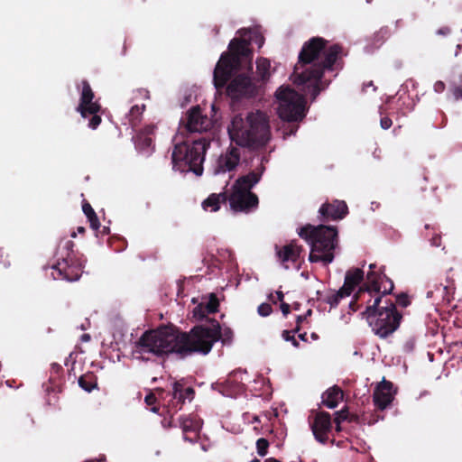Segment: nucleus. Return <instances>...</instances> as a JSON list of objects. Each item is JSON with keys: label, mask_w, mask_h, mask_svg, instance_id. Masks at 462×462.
Here are the masks:
<instances>
[{"label": "nucleus", "mask_w": 462, "mask_h": 462, "mask_svg": "<svg viewBox=\"0 0 462 462\" xmlns=\"http://www.w3.org/2000/svg\"><path fill=\"white\" fill-rule=\"evenodd\" d=\"M234 333L231 328H222L217 320L211 326L197 325L189 332L180 331L175 327H160L147 330L134 343L132 355L142 361L152 356L164 357L175 354L180 358L199 354L208 355L213 345L221 340L223 345L232 343Z\"/></svg>", "instance_id": "f257e3e1"}, {"label": "nucleus", "mask_w": 462, "mask_h": 462, "mask_svg": "<svg viewBox=\"0 0 462 462\" xmlns=\"http://www.w3.org/2000/svg\"><path fill=\"white\" fill-rule=\"evenodd\" d=\"M250 46L251 32L241 31V37L231 40L228 51L221 54L214 69L213 83L217 93L222 95L225 92L234 111L240 109L245 102L258 93V88L251 77L245 74L236 75L243 63H247L252 69L253 51Z\"/></svg>", "instance_id": "f03ea898"}, {"label": "nucleus", "mask_w": 462, "mask_h": 462, "mask_svg": "<svg viewBox=\"0 0 462 462\" xmlns=\"http://www.w3.org/2000/svg\"><path fill=\"white\" fill-rule=\"evenodd\" d=\"M376 264L369 265V272L366 273L365 282L361 286L355 296V301L349 303V308L356 311L359 306L357 301L366 303L365 310L362 312L372 330L382 338L393 334L400 326L402 315L397 312L393 302H386L384 307L379 308L381 298L392 292L393 282L380 269L376 271Z\"/></svg>", "instance_id": "7ed1b4c3"}, {"label": "nucleus", "mask_w": 462, "mask_h": 462, "mask_svg": "<svg viewBox=\"0 0 462 462\" xmlns=\"http://www.w3.org/2000/svg\"><path fill=\"white\" fill-rule=\"evenodd\" d=\"M340 52L338 45L327 47V42L319 37L305 42L291 76L293 84L305 94H310L314 100L328 86L330 79L325 73L334 69Z\"/></svg>", "instance_id": "20e7f679"}, {"label": "nucleus", "mask_w": 462, "mask_h": 462, "mask_svg": "<svg viewBox=\"0 0 462 462\" xmlns=\"http://www.w3.org/2000/svg\"><path fill=\"white\" fill-rule=\"evenodd\" d=\"M298 235L310 245L309 261L327 265L334 260L337 245V231L333 226L307 225L298 230Z\"/></svg>", "instance_id": "39448f33"}, {"label": "nucleus", "mask_w": 462, "mask_h": 462, "mask_svg": "<svg viewBox=\"0 0 462 462\" xmlns=\"http://www.w3.org/2000/svg\"><path fill=\"white\" fill-rule=\"evenodd\" d=\"M210 145V140L201 137L191 143L183 142L175 144L171 162L174 170L181 172L193 171L196 175H201L203 162L207 149Z\"/></svg>", "instance_id": "423d86ee"}, {"label": "nucleus", "mask_w": 462, "mask_h": 462, "mask_svg": "<svg viewBox=\"0 0 462 462\" xmlns=\"http://www.w3.org/2000/svg\"><path fill=\"white\" fill-rule=\"evenodd\" d=\"M74 246L71 240H60L55 253L56 262L51 265L54 280L74 282L80 278L86 260L82 254L74 251Z\"/></svg>", "instance_id": "0eeeda50"}, {"label": "nucleus", "mask_w": 462, "mask_h": 462, "mask_svg": "<svg viewBox=\"0 0 462 462\" xmlns=\"http://www.w3.org/2000/svg\"><path fill=\"white\" fill-rule=\"evenodd\" d=\"M260 175L251 171L237 178L226 191V202L234 213H249L257 208L258 196L252 189L259 182Z\"/></svg>", "instance_id": "6e6552de"}, {"label": "nucleus", "mask_w": 462, "mask_h": 462, "mask_svg": "<svg viewBox=\"0 0 462 462\" xmlns=\"http://www.w3.org/2000/svg\"><path fill=\"white\" fill-rule=\"evenodd\" d=\"M228 134L232 141L239 146L247 147L250 150L260 148V110L250 112L244 118L236 115L228 126Z\"/></svg>", "instance_id": "1a4fd4ad"}, {"label": "nucleus", "mask_w": 462, "mask_h": 462, "mask_svg": "<svg viewBox=\"0 0 462 462\" xmlns=\"http://www.w3.org/2000/svg\"><path fill=\"white\" fill-rule=\"evenodd\" d=\"M279 116L288 122L301 121L306 116V99L290 87H280L275 92Z\"/></svg>", "instance_id": "9d476101"}, {"label": "nucleus", "mask_w": 462, "mask_h": 462, "mask_svg": "<svg viewBox=\"0 0 462 462\" xmlns=\"http://www.w3.org/2000/svg\"><path fill=\"white\" fill-rule=\"evenodd\" d=\"M80 85L81 91L79 103L76 110L83 118H88L90 116L88 121V127L91 129H97L102 121L101 116L99 115L102 106L98 101H94L95 93L92 90L88 81L83 79Z\"/></svg>", "instance_id": "9b49d317"}, {"label": "nucleus", "mask_w": 462, "mask_h": 462, "mask_svg": "<svg viewBox=\"0 0 462 462\" xmlns=\"http://www.w3.org/2000/svg\"><path fill=\"white\" fill-rule=\"evenodd\" d=\"M364 279V271L360 268L351 269L346 272L343 287L337 291L332 292L326 296L325 301L335 308L339 301L351 294L356 285Z\"/></svg>", "instance_id": "f8f14e48"}, {"label": "nucleus", "mask_w": 462, "mask_h": 462, "mask_svg": "<svg viewBox=\"0 0 462 462\" xmlns=\"http://www.w3.org/2000/svg\"><path fill=\"white\" fill-rule=\"evenodd\" d=\"M241 371H234L223 382H217L213 389L218 391L226 397H236L244 391V383Z\"/></svg>", "instance_id": "ddd939ff"}, {"label": "nucleus", "mask_w": 462, "mask_h": 462, "mask_svg": "<svg viewBox=\"0 0 462 462\" xmlns=\"http://www.w3.org/2000/svg\"><path fill=\"white\" fill-rule=\"evenodd\" d=\"M185 127L189 133H203L212 127V121L203 115L201 108L197 106L187 112Z\"/></svg>", "instance_id": "4468645a"}, {"label": "nucleus", "mask_w": 462, "mask_h": 462, "mask_svg": "<svg viewBox=\"0 0 462 462\" xmlns=\"http://www.w3.org/2000/svg\"><path fill=\"white\" fill-rule=\"evenodd\" d=\"M302 252V247L299 245L295 241H291V243L282 246V248L278 251V257L282 264L285 269L295 268L296 270H300V263L299 262L300 255Z\"/></svg>", "instance_id": "2eb2a0df"}, {"label": "nucleus", "mask_w": 462, "mask_h": 462, "mask_svg": "<svg viewBox=\"0 0 462 462\" xmlns=\"http://www.w3.org/2000/svg\"><path fill=\"white\" fill-rule=\"evenodd\" d=\"M240 162V151L236 147H230L222 153L216 162L214 174L225 173L234 171Z\"/></svg>", "instance_id": "dca6fc26"}, {"label": "nucleus", "mask_w": 462, "mask_h": 462, "mask_svg": "<svg viewBox=\"0 0 462 462\" xmlns=\"http://www.w3.org/2000/svg\"><path fill=\"white\" fill-rule=\"evenodd\" d=\"M395 390L391 382L383 380L374 389L373 401L381 411L386 409L393 401Z\"/></svg>", "instance_id": "f3484780"}, {"label": "nucleus", "mask_w": 462, "mask_h": 462, "mask_svg": "<svg viewBox=\"0 0 462 462\" xmlns=\"http://www.w3.org/2000/svg\"><path fill=\"white\" fill-rule=\"evenodd\" d=\"M183 439L190 443L197 442L202 428V420L197 415L182 416L180 418Z\"/></svg>", "instance_id": "a211bd4d"}, {"label": "nucleus", "mask_w": 462, "mask_h": 462, "mask_svg": "<svg viewBox=\"0 0 462 462\" xmlns=\"http://www.w3.org/2000/svg\"><path fill=\"white\" fill-rule=\"evenodd\" d=\"M331 429L330 415L327 412H319L316 415L314 422L311 425L312 432L316 439L325 443L328 437V433Z\"/></svg>", "instance_id": "6ab92c4d"}, {"label": "nucleus", "mask_w": 462, "mask_h": 462, "mask_svg": "<svg viewBox=\"0 0 462 462\" xmlns=\"http://www.w3.org/2000/svg\"><path fill=\"white\" fill-rule=\"evenodd\" d=\"M319 212L325 218L337 220L346 216L348 208L345 201L335 200L333 203H324Z\"/></svg>", "instance_id": "aec40b11"}, {"label": "nucleus", "mask_w": 462, "mask_h": 462, "mask_svg": "<svg viewBox=\"0 0 462 462\" xmlns=\"http://www.w3.org/2000/svg\"><path fill=\"white\" fill-rule=\"evenodd\" d=\"M172 390L171 406L175 408L176 411L181 409V406L187 399L191 401L195 394V391L192 387L184 388L183 383L180 382H174Z\"/></svg>", "instance_id": "412c9836"}, {"label": "nucleus", "mask_w": 462, "mask_h": 462, "mask_svg": "<svg viewBox=\"0 0 462 462\" xmlns=\"http://www.w3.org/2000/svg\"><path fill=\"white\" fill-rule=\"evenodd\" d=\"M225 203H226V191L212 193L202 202V208L206 211L217 212L221 204Z\"/></svg>", "instance_id": "4be33fe9"}, {"label": "nucleus", "mask_w": 462, "mask_h": 462, "mask_svg": "<svg viewBox=\"0 0 462 462\" xmlns=\"http://www.w3.org/2000/svg\"><path fill=\"white\" fill-rule=\"evenodd\" d=\"M343 398L342 391L337 387H331L328 391H326L322 395V402L323 404L329 408L334 409L337 406L340 400Z\"/></svg>", "instance_id": "5701e85b"}, {"label": "nucleus", "mask_w": 462, "mask_h": 462, "mask_svg": "<svg viewBox=\"0 0 462 462\" xmlns=\"http://www.w3.org/2000/svg\"><path fill=\"white\" fill-rule=\"evenodd\" d=\"M145 109V105H134L131 107L126 118L132 128H135L141 122L142 115Z\"/></svg>", "instance_id": "b1692460"}, {"label": "nucleus", "mask_w": 462, "mask_h": 462, "mask_svg": "<svg viewBox=\"0 0 462 462\" xmlns=\"http://www.w3.org/2000/svg\"><path fill=\"white\" fill-rule=\"evenodd\" d=\"M79 385L88 393H90L93 389L97 388V376L88 372L79 378Z\"/></svg>", "instance_id": "393cba45"}, {"label": "nucleus", "mask_w": 462, "mask_h": 462, "mask_svg": "<svg viewBox=\"0 0 462 462\" xmlns=\"http://www.w3.org/2000/svg\"><path fill=\"white\" fill-rule=\"evenodd\" d=\"M82 210L90 223V227L97 231L101 226L98 217L91 205L87 201L83 202Z\"/></svg>", "instance_id": "a878e982"}, {"label": "nucleus", "mask_w": 462, "mask_h": 462, "mask_svg": "<svg viewBox=\"0 0 462 462\" xmlns=\"http://www.w3.org/2000/svg\"><path fill=\"white\" fill-rule=\"evenodd\" d=\"M219 300L215 293H210L207 301H203L199 305V309H204L203 315L205 313L213 314L218 311Z\"/></svg>", "instance_id": "bb28decb"}, {"label": "nucleus", "mask_w": 462, "mask_h": 462, "mask_svg": "<svg viewBox=\"0 0 462 462\" xmlns=\"http://www.w3.org/2000/svg\"><path fill=\"white\" fill-rule=\"evenodd\" d=\"M262 148L271 139L270 126L268 125L265 116L262 113Z\"/></svg>", "instance_id": "cd10ccee"}, {"label": "nucleus", "mask_w": 462, "mask_h": 462, "mask_svg": "<svg viewBox=\"0 0 462 462\" xmlns=\"http://www.w3.org/2000/svg\"><path fill=\"white\" fill-rule=\"evenodd\" d=\"M270 67V60L262 58V81H263L267 77L270 76V73L268 72Z\"/></svg>", "instance_id": "c85d7f7f"}, {"label": "nucleus", "mask_w": 462, "mask_h": 462, "mask_svg": "<svg viewBox=\"0 0 462 462\" xmlns=\"http://www.w3.org/2000/svg\"><path fill=\"white\" fill-rule=\"evenodd\" d=\"M415 345L416 342L413 337L408 338L402 346L403 351L406 353H411L415 348Z\"/></svg>", "instance_id": "c756f323"}, {"label": "nucleus", "mask_w": 462, "mask_h": 462, "mask_svg": "<svg viewBox=\"0 0 462 462\" xmlns=\"http://www.w3.org/2000/svg\"><path fill=\"white\" fill-rule=\"evenodd\" d=\"M336 419L335 422L337 424V430H339V424L341 421L347 420V411H340L336 412Z\"/></svg>", "instance_id": "7c9ffc66"}, {"label": "nucleus", "mask_w": 462, "mask_h": 462, "mask_svg": "<svg viewBox=\"0 0 462 462\" xmlns=\"http://www.w3.org/2000/svg\"><path fill=\"white\" fill-rule=\"evenodd\" d=\"M452 93L456 100L462 99V74L460 76V85L452 88Z\"/></svg>", "instance_id": "2f4dec72"}, {"label": "nucleus", "mask_w": 462, "mask_h": 462, "mask_svg": "<svg viewBox=\"0 0 462 462\" xmlns=\"http://www.w3.org/2000/svg\"><path fill=\"white\" fill-rule=\"evenodd\" d=\"M261 389H262V396L266 393V398L267 399H270V396L272 394V392L269 391L270 389V383H269V380L265 381L264 379L262 378V386H261Z\"/></svg>", "instance_id": "473e14b6"}, {"label": "nucleus", "mask_w": 462, "mask_h": 462, "mask_svg": "<svg viewBox=\"0 0 462 462\" xmlns=\"http://www.w3.org/2000/svg\"><path fill=\"white\" fill-rule=\"evenodd\" d=\"M270 300L273 302V303H276L278 301H282L283 300V293L282 291H275L274 294H271L269 296Z\"/></svg>", "instance_id": "72a5a7b5"}, {"label": "nucleus", "mask_w": 462, "mask_h": 462, "mask_svg": "<svg viewBox=\"0 0 462 462\" xmlns=\"http://www.w3.org/2000/svg\"><path fill=\"white\" fill-rule=\"evenodd\" d=\"M380 125L383 129L387 130L392 126L393 122L389 117H382Z\"/></svg>", "instance_id": "f704fd0d"}, {"label": "nucleus", "mask_w": 462, "mask_h": 462, "mask_svg": "<svg viewBox=\"0 0 462 462\" xmlns=\"http://www.w3.org/2000/svg\"><path fill=\"white\" fill-rule=\"evenodd\" d=\"M434 91L437 93H441L445 89V83L442 81H437L433 86Z\"/></svg>", "instance_id": "c9c22d12"}, {"label": "nucleus", "mask_w": 462, "mask_h": 462, "mask_svg": "<svg viewBox=\"0 0 462 462\" xmlns=\"http://www.w3.org/2000/svg\"><path fill=\"white\" fill-rule=\"evenodd\" d=\"M272 312V307L270 304L262 303V316H268Z\"/></svg>", "instance_id": "e433bc0d"}, {"label": "nucleus", "mask_w": 462, "mask_h": 462, "mask_svg": "<svg viewBox=\"0 0 462 462\" xmlns=\"http://www.w3.org/2000/svg\"><path fill=\"white\" fill-rule=\"evenodd\" d=\"M144 401H145L147 405H152L156 402V396L153 393H150V394L145 396Z\"/></svg>", "instance_id": "4c0bfd02"}, {"label": "nucleus", "mask_w": 462, "mask_h": 462, "mask_svg": "<svg viewBox=\"0 0 462 462\" xmlns=\"http://www.w3.org/2000/svg\"><path fill=\"white\" fill-rule=\"evenodd\" d=\"M282 337H283V338H284L286 341H291V342H292V344H293L294 346H297V345H298V343H297V341L295 340L294 337H291V336H290V332H289V331H286V330H285V331H283V333H282Z\"/></svg>", "instance_id": "58836bf2"}, {"label": "nucleus", "mask_w": 462, "mask_h": 462, "mask_svg": "<svg viewBox=\"0 0 462 462\" xmlns=\"http://www.w3.org/2000/svg\"><path fill=\"white\" fill-rule=\"evenodd\" d=\"M268 446H269L268 441L262 438V457L266 455Z\"/></svg>", "instance_id": "ea45409f"}, {"label": "nucleus", "mask_w": 462, "mask_h": 462, "mask_svg": "<svg viewBox=\"0 0 462 462\" xmlns=\"http://www.w3.org/2000/svg\"><path fill=\"white\" fill-rule=\"evenodd\" d=\"M431 245L433 246H439L440 245V237L439 236H435L431 238Z\"/></svg>", "instance_id": "a19ab883"}, {"label": "nucleus", "mask_w": 462, "mask_h": 462, "mask_svg": "<svg viewBox=\"0 0 462 462\" xmlns=\"http://www.w3.org/2000/svg\"><path fill=\"white\" fill-rule=\"evenodd\" d=\"M281 310L284 315H287L290 312V305L282 302L281 305Z\"/></svg>", "instance_id": "79ce46f5"}, {"label": "nucleus", "mask_w": 462, "mask_h": 462, "mask_svg": "<svg viewBox=\"0 0 462 462\" xmlns=\"http://www.w3.org/2000/svg\"><path fill=\"white\" fill-rule=\"evenodd\" d=\"M97 231H99L102 236H106L109 234L110 229L107 226H103L101 230L98 229Z\"/></svg>", "instance_id": "37998d69"}, {"label": "nucleus", "mask_w": 462, "mask_h": 462, "mask_svg": "<svg viewBox=\"0 0 462 462\" xmlns=\"http://www.w3.org/2000/svg\"><path fill=\"white\" fill-rule=\"evenodd\" d=\"M398 301H399V303H400L401 305H402L403 307L407 306V304H408V300H407V299H406L405 297H400V298L398 299Z\"/></svg>", "instance_id": "c03bdc74"}, {"label": "nucleus", "mask_w": 462, "mask_h": 462, "mask_svg": "<svg viewBox=\"0 0 462 462\" xmlns=\"http://www.w3.org/2000/svg\"><path fill=\"white\" fill-rule=\"evenodd\" d=\"M449 32V29L445 27V28H441L438 31V34H441V35H446Z\"/></svg>", "instance_id": "a18cd8bd"}, {"label": "nucleus", "mask_w": 462, "mask_h": 462, "mask_svg": "<svg viewBox=\"0 0 462 462\" xmlns=\"http://www.w3.org/2000/svg\"><path fill=\"white\" fill-rule=\"evenodd\" d=\"M255 448H256V450L258 452V454H260V438H258L256 440H255Z\"/></svg>", "instance_id": "49530a36"}, {"label": "nucleus", "mask_w": 462, "mask_h": 462, "mask_svg": "<svg viewBox=\"0 0 462 462\" xmlns=\"http://www.w3.org/2000/svg\"><path fill=\"white\" fill-rule=\"evenodd\" d=\"M298 127H291L289 133H286V135L295 134L297 132Z\"/></svg>", "instance_id": "de8ad7c7"}, {"label": "nucleus", "mask_w": 462, "mask_h": 462, "mask_svg": "<svg viewBox=\"0 0 462 462\" xmlns=\"http://www.w3.org/2000/svg\"><path fill=\"white\" fill-rule=\"evenodd\" d=\"M255 69H256V71L260 70V58H258V57L255 60Z\"/></svg>", "instance_id": "09e8293b"}, {"label": "nucleus", "mask_w": 462, "mask_h": 462, "mask_svg": "<svg viewBox=\"0 0 462 462\" xmlns=\"http://www.w3.org/2000/svg\"><path fill=\"white\" fill-rule=\"evenodd\" d=\"M90 339V336L88 334H83L82 335V340L88 341Z\"/></svg>", "instance_id": "8fccbe9b"}, {"label": "nucleus", "mask_w": 462, "mask_h": 462, "mask_svg": "<svg viewBox=\"0 0 462 462\" xmlns=\"http://www.w3.org/2000/svg\"><path fill=\"white\" fill-rule=\"evenodd\" d=\"M264 462H281V461L277 460L276 458L270 457V458L265 459Z\"/></svg>", "instance_id": "3c124183"}, {"label": "nucleus", "mask_w": 462, "mask_h": 462, "mask_svg": "<svg viewBox=\"0 0 462 462\" xmlns=\"http://www.w3.org/2000/svg\"><path fill=\"white\" fill-rule=\"evenodd\" d=\"M85 231H86L85 227H83V226H79V227H78V232H79V234H84V233H85Z\"/></svg>", "instance_id": "603ef678"}, {"label": "nucleus", "mask_w": 462, "mask_h": 462, "mask_svg": "<svg viewBox=\"0 0 462 462\" xmlns=\"http://www.w3.org/2000/svg\"><path fill=\"white\" fill-rule=\"evenodd\" d=\"M52 366H53V369H56L57 371L61 369V366L57 364H54Z\"/></svg>", "instance_id": "864d4df0"}, {"label": "nucleus", "mask_w": 462, "mask_h": 462, "mask_svg": "<svg viewBox=\"0 0 462 462\" xmlns=\"http://www.w3.org/2000/svg\"><path fill=\"white\" fill-rule=\"evenodd\" d=\"M249 462H260V460L257 457H254L253 459L249 460Z\"/></svg>", "instance_id": "5fc2aeb1"}, {"label": "nucleus", "mask_w": 462, "mask_h": 462, "mask_svg": "<svg viewBox=\"0 0 462 462\" xmlns=\"http://www.w3.org/2000/svg\"><path fill=\"white\" fill-rule=\"evenodd\" d=\"M305 336H306L305 334H303V335H300V337L302 340H305Z\"/></svg>", "instance_id": "6e6d98bb"}, {"label": "nucleus", "mask_w": 462, "mask_h": 462, "mask_svg": "<svg viewBox=\"0 0 462 462\" xmlns=\"http://www.w3.org/2000/svg\"><path fill=\"white\" fill-rule=\"evenodd\" d=\"M145 141L147 142V143H148V144H150V143H151V142H152V140H151L150 138H146V140H145Z\"/></svg>", "instance_id": "4d7b16f0"}, {"label": "nucleus", "mask_w": 462, "mask_h": 462, "mask_svg": "<svg viewBox=\"0 0 462 462\" xmlns=\"http://www.w3.org/2000/svg\"><path fill=\"white\" fill-rule=\"evenodd\" d=\"M442 290H443V291H448V286H444V287L442 288Z\"/></svg>", "instance_id": "13d9d810"}, {"label": "nucleus", "mask_w": 462, "mask_h": 462, "mask_svg": "<svg viewBox=\"0 0 462 462\" xmlns=\"http://www.w3.org/2000/svg\"><path fill=\"white\" fill-rule=\"evenodd\" d=\"M76 236H77V235H76V233H75V232H73V233L71 234V237H76Z\"/></svg>", "instance_id": "bf43d9fd"}, {"label": "nucleus", "mask_w": 462, "mask_h": 462, "mask_svg": "<svg viewBox=\"0 0 462 462\" xmlns=\"http://www.w3.org/2000/svg\"><path fill=\"white\" fill-rule=\"evenodd\" d=\"M212 109H213V110H215V109H216V105H215V104H213V105H212Z\"/></svg>", "instance_id": "052dcab7"}, {"label": "nucleus", "mask_w": 462, "mask_h": 462, "mask_svg": "<svg viewBox=\"0 0 462 462\" xmlns=\"http://www.w3.org/2000/svg\"><path fill=\"white\" fill-rule=\"evenodd\" d=\"M257 312L260 314V305L257 307Z\"/></svg>", "instance_id": "680f3d73"}, {"label": "nucleus", "mask_w": 462, "mask_h": 462, "mask_svg": "<svg viewBox=\"0 0 462 462\" xmlns=\"http://www.w3.org/2000/svg\"><path fill=\"white\" fill-rule=\"evenodd\" d=\"M302 319L301 316L298 317V321H300Z\"/></svg>", "instance_id": "e2e57ef3"}, {"label": "nucleus", "mask_w": 462, "mask_h": 462, "mask_svg": "<svg viewBox=\"0 0 462 462\" xmlns=\"http://www.w3.org/2000/svg\"><path fill=\"white\" fill-rule=\"evenodd\" d=\"M367 86H368V87L373 86V82H372V81H371V82H369V84H368Z\"/></svg>", "instance_id": "0e129e2a"}, {"label": "nucleus", "mask_w": 462, "mask_h": 462, "mask_svg": "<svg viewBox=\"0 0 462 462\" xmlns=\"http://www.w3.org/2000/svg\"><path fill=\"white\" fill-rule=\"evenodd\" d=\"M254 420H258V416H254Z\"/></svg>", "instance_id": "69168bd1"}, {"label": "nucleus", "mask_w": 462, "mask_h": 462, "mask_svg": "<svg viewBox=\"0 0 462 462\" xmlns=\"http://www.w3.org/2000/svg\"><path fill=\"white\" fill-rule=\"evenodd\" d=\"M376 421V420H374L372 421H369V423H374Z\"/></svg>", "instance_id": "338daca9"}]
</instances>
